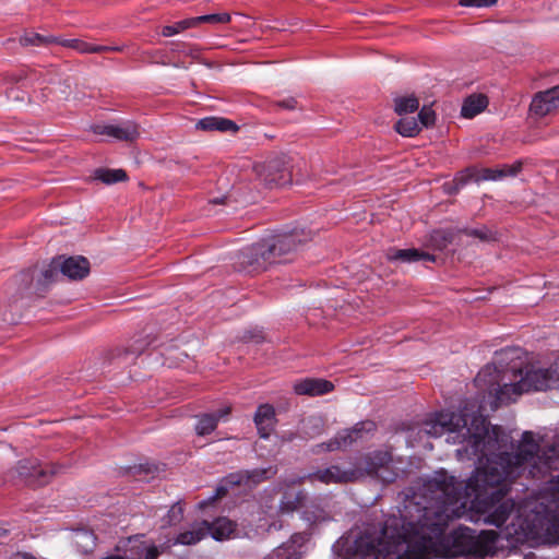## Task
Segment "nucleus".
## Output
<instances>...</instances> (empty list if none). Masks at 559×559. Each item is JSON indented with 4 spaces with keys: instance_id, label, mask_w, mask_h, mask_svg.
I'll return each mask as SVG.
<instances>
[{
    "instance_id": "obj_13",
    "label": "nucleus",
    "mask_w": 559,
    "mask_h": 559,
    "mask_svg": "<svg viewBox=\"0 0 559 559\" xmlns=\"http://www.w3.org/2000/svg\"><path fill=\"white\" fill-rule=\"evenodd\" d=\"M59 266L61 274L70 280H82L90 273V262L83 257L59 258Z\"/></svg>"
},
{
    "instance_id": "obj_37",
    "label": "nucleus",
    "mask_w": 559,
    "mask_h": 559,
    "mask_svg": "<svg viewBox=\"0 0 559 559\" xmlns=\"http://www.w3.org/2000/svg\"><path fill=\"white\" fill-rule=\"evenodd\" d=\"M58 271H60L59 259L52 260V262L41 272L43 282L50 283L56 280L58 276Z\"/></svg>"
},
{
    "instance_id": "obj_28",
    "label": "nucleus",
    "mask_w": 559,
    "mask_h": 559,
    "mask_svg": "<svg viewBox=\"0 0 559 559\" xmlns=\"http://www.w3.org/2000/svg\"><path fill=\"white\" fill-rule=\"evenodd\" d=\"M95 178L106 185L116 183L127 179V174L122 169L100 168L95 171Z\"/></svg>"
},
{
    "instance_id": "obj_10",
    "label": "nucleus",
    "mask_w": 559,
    "mask_h": 559,
    "mask_svg": "<svg viewBox=\"0 0 559 559\" xmlns=\"http://www.w3.org/2000/svg\"><path fill=\"white\" fill-rule=\"evenodd\" d=\"M559 108V86L537 93L530 106L534 116L545 117Z\"/></svg>"
},
{
    "instance_id": "obj_32",
    "label": "nucleus",
    "mask_w": 559,
    "mask_h": 559,
    "mask_svg": "<svg viewBox=\"0 0 559 559\" xmlns=\"http://www.w3.org/2000/svg\"><path fill=\"white\" fill-rule=\"evenodd\" d=\"M301 552L299 550H289V546H280L272 554L264 559H300Z\"/></svg>"
},
{
    "instance_id": "obj_23",
    "label": "nucleus",
    "mask_w": 559,
    "mask_h": 559,
    "mask_svg": "<svg viewBox=\"0 0 559 559\" xmlns=\"http://www.w3.org/2000/svg\"><path fill=\"white\" fill-rule=\"evenodd\" d=\"M206 535V521L195 523L191 526L190 530L178 534L174 540V545H195L197 543L202 540Z\"/></svg>"
},
{
    "instance_id": "obj_39",
    "label": "nucleus",
    "mask_w": 559,
    "mask_h": 559,
    "mask_svg": "<svg viewBox=\"0 0 559 559\" xmlns=\"http://www.w3.org/2000/svg\"><path fill=\"white\" fill-rule=\"evenodd\" d=\"M418 118L420 127H429L435 122V112L430 107L424 106L418 114Z\"/></svg>"
},
{
    "instance_id": "obj_17",
    "label": "nucleus",
    "mask_w": 559,
    "mask_h": 559,
    "mask_svg": "<svg viewBox=\"0 0 559 559\" xmlns=\"http://www.w3.org/2000/svg\"><path fill=\"white\" fill-rule=\"evenodd\" d=\"M332 382L323 379H304L294 384V391L299 395H322L333 390Z\"/></svg>"
},
{
    "instance_id": "obj_35",
    "label": "nucleus",
    "mask_w": 559,
    "mask_h": 559,
    "mask_svg": "<svg viewBox=\"0 0 559 559\" xmlns=\"http://www.w3.org/2000/svg\"><path fill=\"white\" fill-rule=\"evenodd\" d=\"M309 540V535L306 533H296L294 534L287 543H284L282 546H289V550L296 549L304 554L302 547Z\"/></svg>"
},
{
    "instance_id": "obj_34",
    "label": "nucleus",
    "mask_w": 559,
    "mask_h": 559,
    "mask_svg": "<svg viewBox=\"0 0 559 559\" xmlns=\"http://www.w3.org/2000/svg\"><path fill=\"white\" fill-rule=\"evenodd\" d=\"M183 516V510L180 504H174L168 510L167 515L164 520L163 526H171L176 525L182 520Z\"/></svg>"
},
{
    "instance_id": "obj_4",
    "label": "nucleus",
    "mask_w": 559,
    "mask_h": 559,
    "mask_svg": "<svg viewBox=\"0 0 559 559\" xmlns=\"http://www.w3.org/2000/svg\"><path fill=\"white\" fill-rule=\"evenodd\" d=\"M292 162L289 156L282 154L264 163L255 164L253 170L266 185L285 186L293 179Z\"/></svg>"
},
{
    "instance_id": "obj_44",
    "label": "nucleus",
    "mask_w": 559,
    "mask_h": 559,
    "mask_svg": "<svg viewBox=\"0 0 559 559\" xmlns=\"http://www.w3.org/2000/svg\"><path fill=\"white\" fill-rule=\"evenodd\" d=\"M158 556V550L155 546H151L146 549L145 558L146 559H156Z\"/></svg>"
},
{
    "instance_id": "obj_38",
    "label": "nucleus",
    "mask_w": 559,
    "mask_h": 559,
    "mask_svg": "<svg viewBox=\"0 0 559 559\" xmlns=\"http://www.w3.org/2000/svg\"><path fill=\"white\" fill-rule=\"evenodd\" d=\"M522 167H523V163L521 160H516L510 165L506 164V165L499 166L501 179H503L506 177L516 176L522 170Z\"/></svg>"
},
{
    "instance_id": "obj_22",
    "label": "nucleus",
    "mask_w": 559,
    "mask_h": 559,
    "mask_svg": "<svg viewBox=\"0 0 559 559\" xmlns=\"http://www.w3.org/2000/svg\"><path fill=\"white\" fill-rule=\"evenodd\" d=\"M195 128L199 130L204 131H231L235 132L238 130V127L236 123L229 119L222 118V117H206L203 119H200L195 123Z\"/></svg>"
},
{
    "instance_id": "obj_6",
    "label": "nucleus",
    "mask_w": 559,
    "mask_h": 559,
    "mask_svg": "<svg viewBox=\"0 0 559 559\" xmlns=\"http://www.w3.org/2000/svg\"><path fill=\"white\" fill-rule=\"evenodd\" d=\"M356 469H360L362 476L370 475L383 483H392L397 477L392 455L386 451H376L366 455Z\"/></svg>"
},
{
    "instance_id": "obj_43",
    "label": "nucleus",
    "mask_w": 559,
    "mask_h": 559,
    "mask_svg": "<svg viewBox=\"0 0 559 559\" xmlns=\"http://www.w3.org/2000/svg\"><path fill=\"white\" fill-rule=\"evenodd\" d=\"M277 105L284 109H295L296 106H297V102L295 98H288V99H284L282 102H278Z\"/></svg>"
},
{
    "instance_id": "obj_3",
    "label": "nucleus",
    "mask_w": 559,
    "mask_h": 559,
    "mask_svg": "<svg viewBox=\"0 0 559 559\" xmlns=\"http://www.w3.org/2000/svg\"><path fill=\"white\" fill-rule=\"evenodd\" d=\"M304 240L296 231L270 236L242 249L239 262L248 272L265 271L271 264L287 261Z\"/></svg>"
},
{
    "instance_id": "obj_40",
    "label": "nucleus",
    "mask_w": 559,
    "mask_h": 559,
    "mask_svg": "<svg viewBox=\"0 0 559 559\" xmlns=\"http://www.w3.org/2000/svg\"><path fill=\"white\" fill-rule=\"evenodd\" d=\"M467 235L477 237L480 240H490L491 239V233L487 228H480V229H471V230H461L460 235Z\"/></svg>"
},
{
    "instance_id": "obj_26",
    "label": "nucleus",
    "mask_w": 559,
    "mask_h": 559,
    "mask_svg": "<svg viewBox=\"0 0 559 559\" xmlns=\"http://www.w3.org/2000/svg\"><path fill=\"white\" fill-rule=\"evenodd\" d=\"M395 131L403 136L413 138L417 135L421 127L417 119L413 117H402L394 127Z\"/></svg>"
},
{
    "instance_id": "obj_19",
    "label": "nucleus",
    "mask_w": 559,
    "mask_h": 559,
    "mask_svg": "<svg viewBox=\"0 0 559 559\" xmlns=\"http://www.w3.org/2000/svg\"><path fill=\"white\" fill-rule=\"evenodd\" d=\"M254 423L262 438H267L275 424V409L270 404L260 405L254 415Z\"/></svg>"
},
{
    "instance_id": "obj_21",
    "label": "nucleus",
    "mask_w": 559,
    "mask_h": 559,
    "mask_svg": "<svg viewBox=\"0 0 559 559\" xmlns=\"http://www.w3.org/2000/svg\"><path fill=\"white\" fill-rule=\"evenodd\" d=\"M236 524L227 518H218L214 522H206V532L216 540H224L235 535Z\"/></svg>"
},
{
    "instance_id": "obj_11",
    "label": "nucleus",
    "mask_w": 559,
    "mask_h": 559,
    "mask_svg": "<svg viewBox=\"0 0 559 559\" xmlns=\"http://www.w3.org/2000/svg\"><path fill=\"white\" fill-rule=\"evenodd\" d=\"M276 471L272 467L267 468H255V469H247L240 471L236 473H231L226 477V483L231 486H240L245 485L248 487L255 486L261 481L269 479L271 476L275 475Z\"/></svg>"
},
{
    "instance_id": "obj_42",
    "label": "nucleus",
    "mask_w": 559,
    "mask_h": 559,
    "mask_svg": "<svg viewBox=\"0 0 559 559\" xmlns=\"http://www.w3.org/2000/svg\"><path fill=\"white\" fill-rule=\"evenodd\" d=\"M480 179H483V180H501L499 167L484 169L481 171Z\"/></svg>"
},
{
    "instance_id": "obj_16",
    "label": "nucleus",
    "mask_w": 559,
    "mask_h": 559,
    "mask_svg": "<svg viewBox=\"0 0 559 559\" xmlns=\"http://www.w3.org/2000/svg\"><path fill=\"white\" fill-rule=\"evenodd\" d=\"M301 519L309 525H317L330 521L332 515L326 503L313 500L310 503L305 504L301 512Z\"/></svg>"
},
{
    "instance_id": "obj_45",
    "label": "nucleus",
    "mask_w": 559,
    "mask_h": 559,
    "mask_svg": "<svg viewBox=\"0 0 559 559\" xmlns=\"http://www.w3.org/2000/svg\"><path fill=\"white\" fill-rule=\"evenodd\" d=\"M100 559H130V558L124 556V555L111 554V555L105 556V557H103Z\"/></svg>"
},
{
    "instance_id": "obj_12",
    "label": "nucleus",
    "mask_w": 559,
    "mask_h": 559,
    "mask_svg": "<svg viewBox=\"0 0 559 559\" xmlns=\"http://www.w3.org/2000/svg\"><path fill=\"white\" fill-rule=\"evenodd\" d=\"M454 431V414L440 413L436 418L428 420L424 424L420 433L431 437H442L443 435H451Z\"/></svg>"
},
{
    "instance_id": "obj_27",
    "label": "nucleus",
    "mask_w": 559,
    "mask_h": 559,
    "mask_svg": "<svg viewBox=\"0 0 559 559\" xmlns=\"http://www.w3.org/2000/svg\"><path fill=\"white\" fill-rule=\"evenodd\" d=\"M452 241L453 233L450 229H438L430 234L429 239L427 241V247L441 250L451 245Z\"/></svg>"
},
{
    "instance_id": "obj_20",
    "label": "nucleus",
    "mask_w": 559,
    "mask_h": 559,
    "mask_svg": "<svg viewBox=\"0 0 559 559\" xmlns=\"http://www.w3.org/2000/svg\"><path fill=\"white\" fill-rule=\"evenodd\" d=\"M307 493L304 490L285 491L278 506V513L282 515L293 514L300 508H305Z\"/></svg>"
},
{
    "instance_id": "obj_36",
    "label": "nucleus",
    "mask_w": 559,
    "mask_h": 559,
    "mask_svg": "<svg viewBox=\"0 0 559 559\" xmlns=\"http://www.w3.org/2000/svg\"><path fill=\"white\" fill-rule=\"evenodd\" d=\"M322 420L319 417H311L307 419L304 424L305 433L309 436L310 438L314 437L316 435L320 433L322 428Z\"/></svg>"
},
{
    "instance_id": "obj_46",
    "label": "nucleus",
    "mask_w": 559,
    "mask_h": 559,
    "mask_svg": "<svg viewBox=\"0 0 559 559\" xmlns=\"http://www.w3.org/2000/svg\"><path fill=\"white\" fill-rule=\"evenodd\" d=\"M225 491H226V489H225V488H223V487H222V488H218V489H217V496H222V495H224V492H225Z\"/></svg>"
},
{
    "instance_id": "obj_31",
    "label": "nucleus",
    "mask_w": 559,
    "mask_h": 559,
    "mask_svg": "<svg viewBox=\"0 0 559 559\" xmlns=\"http://www.w3.org/2000/svg\"><path fill=\"white\" fill-rule=\"evenodd\" d=\"M57 41L53 37H44L37 33H26L21 37L20 43L23 46H39Z\"/></svg>"
},
{
    "instance_id": "obj_25",
    "label": "nucleus",
    "mask_w": 559,
    "mask_h": 559,
    "mask_svg": "<svg viewBox=\"0 0 559 559\" xmlns=\"http://www.w3.org/2000/svg\"><path fill=\"white\" fill-rule=\"evenodd\" d=\"M74 545L83 552H90L96 545V536L87 530H78L73 533Z\"/></svg>"
},
{
    "instance_id": "obj_15",
    "label": "nucleus",
    "mask_w": 559,
    "mask_h": 559,
    "mask_svg": "<svg viewBox=\"0 0 559 559\" xmlns=\"http://www.w3.org/2000/svg\"><path fill=\"white\" fill-rule=\"evenodd\" d=\"M230 414V407L225 406L215 413L202 414L197 417L195 432L198 436H206L213 432L219 420L225 419Z\"/></svg>"
},
{
    "instance_id": "obj_24",
    "label": "nucleus",
    "mask_w": 559,
    "mask_h": 559,
    "mask_svg": "<svg viewBox=\"0 0 559 559\" xmlns=\"http://www.w3.org/2000/svg\"><path fill=\"white\" fill-rule=\"evenodd\" d=\"M56 43H59L60 45L64 47L72 48L81 53H98L103 51L108 50H118L116 47H108V46H99V45H92L81 39H62L58 40Z\"/></svg>"
},
{
    "instance_id": "obj_41",
    "label": "nucleus",
    "mask_w": 559,
    "mask_h": 559,
    "mask_svg": "<svg viewBox=\"0 0 559 559\" xmlns=\"http://www.w3.org/2000/svg\"><path fill=\"white\" fill-rule=\"evenodd\" d=\"M498 0H460L462 7L483 8L493 5Z\"/></svg>"
},
{
    "instance_id": "obj_1",
    "label": "nucleus",
    "mask_w": 559,
    "mask_h": 559,
    "mask_svg": "<svg viewBox=\"0 0 559 559\" xmlns=\"http://www.w3.org/2000/svg\"><path fill=\"white\" fill-rule=\"evenodd\" d=\"M512 382L510 372L485 366L474 382L487 392L478 414L463 412L456 419V442L480 455L467 488L484 522L500 528L511 544H557L559 542V476L548 491L515 504L506 498L511 481L528 468L532 477L559 469V358L548 368L531 366ZM499 533L475 535L456 527V557L495 554Z\"/></svg>"
},
{
    "instance_id": "obj_5",
    "label": "nucleus",
    "mask_w": 559,
    "mask_h": 559,
    "mask_svg": "<svg viewBox=\"0 0 559 559\" xmlns=\"http://www.w3.org/2000/svg\"><path fill=\"white\" fill-rule=\"evenodd\" d=\"M362 476L360 469L350 468V469H342L337 465H332L324 469H319L317 472L305 474L301 476H292L284 479L286 486H294L304 484L306 480L310 483L320 481L325 485L330 484H344L358 479Z\"/></svg>"
},
{
    "instance_id": "obj_9",
    "label": "nucleus",
    "mask_w": 559,
    "mask_h": 559,
    "mask_svg": "<svg viewBox=\"0 0 559 559\" xmlns=\"http://www.w3.org/2000/svg\"><path fill=\"white\" fill-rule=\"evenodd\" d=\"M93 132L129 142L136 140L141 134L139 126L133 121H123L118 124H96L93 127Z\"/></svg>"
},
{
    "instance_id": "obj_33",
    "label": "nucleus",
    "mask_w": 559,
    "mask_h": 559,
    "mask_svg": "<svg viewBox=\"0 0 559 559\" xmlns=\"http://www.w3.org/2000/svg\"><path fill=\"white\" fill-rule=\"evenodd\" d=\"M195 26L200 23H212V24H226L230 21V15L226 12L206 14L193 17Z\"/></svg>"
},
{
    "instance_id": "obj_8",
    "label": "nucleus",
    "mask_w": 559,
    "mask_h": 559,
    "mask_svg": "<svg viewBox=\"0 0 559 559\" xmlns=\"http://www.w3.org/2000/svg\"><path fill=\"white\" fill-rule=\"evenodd\" d=\"M374 430V424L372 421H365L357 424L352 429H345L340 431L333 439H331L328 443H322L319 445V451H337L346 449L352 445L358 439L362 438V432H370Z\"/></svg>"
},
{
    "instance_id": "obj_18",
    "label": "nucleus",
    "mask_w": 559,
    "mask_h": 559,
    "mask_svg": "<svg viewBox=\"0 0 559 559\" xmlns=\"http://www.w3.org/2000/svg\"><path fill=\"white\" fill-rule=\"evenodd\" d=\"M386 258L390 261H397L403 263H412L417 261H435V257L428 252L421 251L416 248H407V249H389L386 252Z\"/></svg>"
},
{
    "instance_id": "obj_7",
    "label": "nucleus",
    "mask_w": 559,
    "mask_h": 559,
    "mask_svg": "<svg viewBox=\"0 0 559 559\" xmlns=\"http://www.w3.org/2000/svg\"><path fill=\"white\" fill-rule=\"evenodd\" d=\"M56 473L55 468L43 466L36 460H22L16 467L8 474L10 480H21L32 486L47 484Z\"/></svg>"
},
{
    "instance_id": "obj_14",
    "label": "nucleus",
    "mask_w": 559,
    "mask_h": 559,
    "mask_svg": "<svg viewBox=\"0 0 559 559\" xmlns=\"http://www.w3.org/2000/svg\"><path fill=\"white\" fill-rule=\"evenodd\" d=\"M489 106V98L483 93H473L462 100L460 116L464 119H474L483 114Z\"/></svg>"
},
{
    "instance_id": "obj_30",
    "label": "nucleus",
    "mask_w": 559,
    "mask_h": 559,
    "mask_svg": "<svg viewBox=\"0 0 559 559\" xmlns=\"http://www.w3.org/2000/svg\"><path fill=\"white\" fill-rule=\"evenodd\" d=\"M194 26L195 23L193 17L186 19L175 23L174 25L164 26L162 29V35L165 37H170Z\"/></svg>"
},
{
    "instance_id": "obj_2",
    "label": "nucleus",
    "mask_w": 559,
    "mask_h": 559,
    "mask_svg": "<svg viewBox=\"0 0 559 559\" xmlns=\"http://www.w3.org/2000/svg\"><path fill=\"white\" fill-rule=\"evenodd\" d=\"M383 526L353 528L333 545L348 559L454 558V476L437 474L405 495Z\"/></svg>"
},
{
    "instance_id": "obj_29",
    "label": "nucleus",
    "mask_w": 559,
    "mask_h": 559,
    "mask_svg": "<svg viewBox=\"0 0 559 559\" xmlns=\"http://www.w3.org/2000/svg\"><path fill=\"white\" fill-rule=\"evenodd\" d=\"M419 102L414 96L397 97L394 100V110L397 115L403 116L408 112H414L418 109Z\"/></svg>"
}]
</instances>
